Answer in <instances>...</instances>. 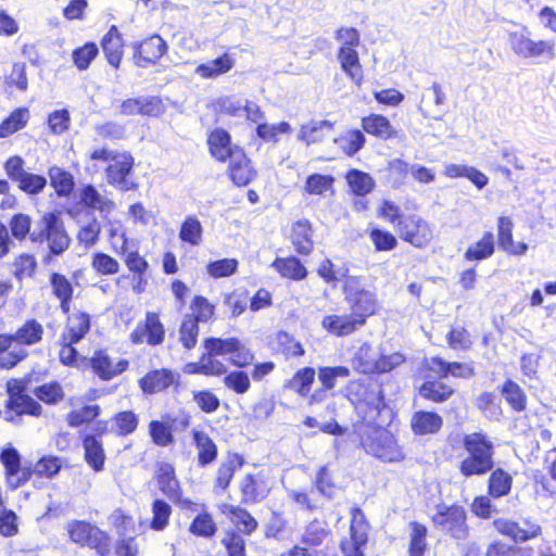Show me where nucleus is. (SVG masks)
Returning a JSON list of instances; mask_svg holds the SVG:
<instances>
[{
	"label": "nucleus",
	"mask_w": 556,
	"mask_h": 556,
	"mask_svg": "<svg viewBox=\"0 0 556 556\" xmlns=\"http://www.w3.org/2000/svg\"><path fill=\"white\" fill-rule=\"evenodd\" d=\"M333 142L340 144L346 156L352 157L365 147L366 137L363 129L351 128L342 136L334 138Z\"/></svg>",
	"instance_id": "69168bd1"
},
{
	"label": "nucleus",
	"mask_w": 556,
	"mask_h": 556,
	"mask_svg": "<svg viewBox=\"0 0 556 556\" xmlns=\"http://www.w3.org/2000/svg\"><path fill=\"white\" fill-rule=\"evenodd\" d=\"M204 352L198 362H190L184 366L187 375H203L219 377L227 372V366L218 357H228L230 365L236 368H247L255 359V353L238 337H207L203 339Z\"/></svg>",
	"instance_id": "f03ea898"
},
{
	"label": "nucleus",
	"mask_w": 556,
	"mask_h": 556,
	"mask_svg": "<svg viewBox=\"0 0 556 556\" xmlns=\"http://www.w3.org/2000/svg\"><path fill=\"white\" fill-rule=\"evenodd\" d=\"M13 277L22 282L26 279H34L38 271V261L35 254L23 252L13 260Z\"/></svg>",
	"instance_id": "680f3d73"
},
{
	"label": "nucleus",
	"mask_w": 556,
	"mask_h": 556,
	"mask_svg": "<svg viewBox=\"0 0 556 556\" xmlns=\"http://www.w3.org/2000/svg\"><path fill=\"white\" fill-rule=\"evenodd\" d=\"M48 289L50 296L58 302L61 313H67L75 300V285L65 274L50 271L48 275Z\"/></svg>",
	"instance_id": "c85d7f7f"
},
{
	"label": "nucleus",
	"mask_w": 556,
	"mask_h": 556,
	"mask_svg": "<svg viewBox=\"0 0 556 556\" xmlns=\"http://www.w3.org/2000/svg\"><path fill=\"white\" fill-rule=\"evenodd\" d=\"M100 46L106 62L114 70H118L124 58L125 42L116 25L110 26L108 31L102 36Z\"/></svg>",
	"instance_id": "e433bc0d"
},
{
	"label": "nucleus",
	"mask_w": 556,
	"mask_h": 556,
	"mask_svg": "<svg viewBox=\"0 0 556 556\" xmlns=\"http://www.w3.org/2000/svg\"><path fill=\"white\" fill-rule=\"evenodd\" d=\"M206 146L211 157L218 163H226L236 150L242 148L232 142L230 132L223 127H215L207 132Z\"/></svg>",
	"instance_id": "2f4dec72"
},
{
	"label": "nucleus",
	"mask_w": 556,
	"mask_h": 556,
	"mask_svg": "<svg viewBox=\"0 0 556 556\" xmlns=\"http://www.w3.org/2000/svg\"><path fill=\"white\" fill-rule=\"evenodd\" d=\"M363 131L379 140H392L399 137L397 129L391 121L381 113H369L361 118Z\"/></svg>",
	"instance_id": "c9c22d12"
},
{
	"label": "nucleus",
	"mask_w": 556,
	"mask_h": 556,
	"mask_svg": "<svg viewBox=\"0 0 556 556\" xmlns=\"http://www.w3.org/2000/svg\"><path fill=\"white\" fill-rule=\"evenodd\" d=\"M513 482L511 475L505 469H492L486 481V493L494 500L505 497L511 492Z\"/></svg>",
	"instance_id": "8fccbe9b"
},
{
	"label": "nucleus",
	"mask_w": 556,
	"mask_h": 556,
	"mask_svg": "<svg viewBox=\"0 0 556 556\" xmlns=\"http://www.w3.org/2000/svg\"><path fill=\"white\" fill-rule=\"evenodd\" d=\"M498 392L511 412L520 414L528 406V395L519 383L508 378L498 387Z\"/></svg>",
	"instance_id": "49530a36"
},
{
	"label": "nucleus",
	"mask_w": 556,
	"mask_h": 556,
	"mask_svg": "<svg viewBox=\"0 0 556 556\" xmlns=\"http://www.w3.org/2000/svg\"><path fill=\"white\" fill-rule=\"evenodd\" d=\"M492 527L497 534L509 539L514 543H525L536 540L543 535V527L533 517H525L520 520L498 517L492 521Z\"/></svg>",
	"instance_id": "4468645a"
},
{
	"label": "nucleus",
	"mask_w": 556,
	"mask_h": 556,
	"mask_svg": "<svg viewBox=\"0 0 556 556\" xmlns=\"http://www.w3.org/2000/svg\"><path fill=\"white\" fill-rule=\"evenodd\" d=\"M50 186L59 197L66 198L72 194L75 188V179L68 170L52 166L48 170Z\"/></svg>",
	"instance_id": "052dcab7"
},
{
	"label": "nucleus",
	"mask_w": 556,
	"mask_h": 556,
	"mask_svg": "<svg viewBox=\"0 0 556 556\" xmlns=\"http://www.w3.org/2000/svg\"><path fill=\"white\" fill-rule=\"evenodd\" d=\"M4 409L7 413L5 419L8 421H14L16 417L24 415L38 418L43 414L41 404L27 393L24 395L9 396L4 403Z\"/></svg>",
	"instance_id": "4c0bfd02"
},
{
	"label": "nucleus",
	"mask_w": 556,
	"mask_h": 556,
	"mask_svg": "<svg viewBox=\"0 0 556 556\" xmlns=\"http://www.w3.org/2000/svg\"><path fill=\"white\" fill-rule=\"evenodd\" d=\"M245 465V458L238 452H227L218 464L213 479V492L224 494L230 486L235 475Z\"/></svg>",
	"instance_id": "cd10ccee"
},
{
	"label": "nucleus",
	"mask_w": 556,
	"mask_h": 556,
	"mask_svg": "<svg viewBox=\"0 0 556 556\" xmlns=\"http://www.w3.org/2000/svg\"><path fill=\"white\" fill-rule=\"evenodd\" d=\"M65 529L68 540L75 545L92 549L97 556H111L112 538L97 525L87 520H72Z\"/></svg>",
	"instance_id": "9d476101"
},
{
	"label": "nucleus",
	"mask_w": 556,
	"mask_h": 556,
	"mask_svg": "<svg viewBox=\"0 0 556 556\" xmlns=\"http://www.w3.org/2000/svg\"><path fill=\"white\" fill-rule=\"evenodd\" d=\"M514 428L523 435L534 434L545 427L544 412L540 409H527L513 419Z\"/></svg>",
	"instance_id": "3c124183"
},
{
	"label": "nucleus",
	"mask_w": 556,
	"mask_h": 556,
	"mask_svg": "<svg viewBox=\"0 0 556 556\" xmlns=\"http://www.w3.org/2000/svg\"><path fill=\"white\" fill-rule=\"evenodd\" d=\"M154 480L162 494L179 509L188 511L198 510V504L190 497L185 496L184 488L173 464L168 462L157 463Z\"/></svg>",
	"instance_id": "9b49d317"
},
{
	"label": "nucleus",
	"mask_w": 556,
	"mask_h": 556,
	"mask_svg": "<svg viewBox=\"0 0 556 556\" xmlns=\"http://www.w3.org/2000/svg\"><path fill=\"white\" fill-rule=\"evenodd\" d=\"M30 118L29 110L26 106L14 109L0 123V139L8 138L26 127Z\"/></svg>",
	"instance_id": "0e129e2a"
},
{
	"label": "nucleus",
	"mask_w": 556,
	"mask_h": 556,
	"mask_svg": "<svg viewBox=\"0 0 556 556\" xmlns=\"http://www.w3.org/2000/svg\"><path fill=\"white\" fill-rule=\"evenodd\" d=\"M419 374L424 381L418 387V395L427 403L444 404L456 393V390L437 376V372L427 374L424 370V359L419 365Z\"/></svg>",
	"instance_id": "5701e85b"
},
{
	"label": "nucleus",
	"mask_w": 556,
	"mask_h": 556,
	"mask_svg": "<svg viewBox=\"0 0 556 556\" xmlns=\"http://www.w3.org/2000/svg\"><path fill=\"white\" fill-rule=\"evenodd\" d=\"M460 442L464 454L459 456L457 469L463 478L481 477L494 468L495 446L486 432L464 433Z\"/></svg>",
	"instance_id": "0eeeda50"
},
{
	"label": "nucleus",
	"mask_w": 556,
	"mask_h": 556,
	"mask_svg": "<svg viewBox=\"0 0 556 556\" xmlns=\"http://www.w3.org/2000/svg\"><path fill=\"white\" fill-rule=\"evenodd\" d=\"M124 241L119 251V255L124 265L131 277V289L136 294H141L147 290L150 264L144 255L135 248L127 250V238L123 235Z\"/></svg>",
	"instance_id": "aec40b11"
},
{
	"label": "nucleus",
	"mask_w": 556,
	"mask_h": 556,
	"mask_svg": "<svg viewBox=\"0 0 556 556\" xmlns=\"http://www.w3.org/2000/svg\"><path fill=\"white\" fill-rule=\"evenodd\" d=\"M508 45L511 51L520 58L554 60L556 58V47L554 40L531 38L528 27L522 26L520 30L508 34Z\"/></svg>",
	"instance_id": "ddd939ff"
},
{
	"label": "nucleus",
	"mask_w": 556,
	"mask_h": 556,
	"mask_svg": "<svg viewBox=\"0 0 556 556\" xmlns=\"http://www.w3.org/2000/svg\"><path fill=\"white\" fill-rule=\"evenodd\" d=\"M514 220L509 216H500L496 220V242L498 247L509 255H525L528 244L514 242Z\"/></svg>",
	"instance_id": "f704fd0d"
},
{
	"label": "nucleus",
	"mask_w": 556,
	"mask_h": 556,
	"mask_svg": "<svg viewBox=\"0 0 556 556\" xmlns=\"http://www.w3.org/2000/svg\"><path fill=\"white\" fill-rule=\"evenodd\" d=\"M173 508L170 504L164 498H154L151 503V518L149 520V528L153 531L165 530L170 521Z\"/></svg>",
	"instance_id": "e2e57ef3"
},
{
	"label": "nucleus",
	"mask_w": 556,
	"mask_h": 556,
	"mask_svg": "<svg viewBox=\"0 0 556 556\" xmlns=\"http://www.w3.org/2000/svg\"><path fill=\"white\" fill-rule=\"evenodd\" d=\"M135 159L129 151H118L112 161L105 166L106 182L122 191H131L138 188L132 180Z\"/></svg>",
	"instance_id": "a211bd4d"
},
{
	"label": "nucleus",
	"mask_w": 556,
	"mask_h": 556,
	"mask_svg": "<svg viewBox=\"0 0 556 556\" xmlns=\"http://www.w3.org/2000/svg\"><path fill=\"white\" fill-rule=\"evenodd\" d=\"M271 491L266 477L261 473H247L239 483L241 504L255 505L267 498Z\"/></svg>",
	"instance_id": "c756f323"
},
{
	"label": "nucleus",
	"mask_w": 556,
	"mask_h": 556,
	"mask_svg": "<svg viewBox=\"0 0 556 556\" xmlns=\"http://www.w3.org/2000/svg\"><path fill=\"white\" fill-rule=\"evenodd\" d=\"M191 424L189 413H181L179 417L163 414L160 418L151 419L147 425L150 441L157 447H169L176 443V432L186 431Z\"/></svg>",
	"instance_id": "f8f14e48"
},
{
	"label": "nucleus",
	"mask_w": 556,
	"mask_h": 556,
	"mask_svg": "<svg viewBox=\"0 0 556 556\" xmlns=\"http://www.w3.org/2000/svg\"><path fill=\"white\" fill-rule=\"evenodd\" d=\"M190 439L195 450L197 466L199 468L212 466L219 455V448L215 440L206 431L197 428L190 431Z\"/></svg>",
	"instance_id": "7c9ffc66"
},
{
	"label": "nucleus",
	"mask_w": 556,
	"mask_h": 556,
	"mask_svg": "<svg viewBox=\"0 0 556 556\" xmlns=\"http://www.w3.org/2000/svg\"><path fill=\"white\" fill-rule=\"evenodd\" d=\"M424 370L429 372H437L440 379L453 377L456 379L468 380L476 376V367L472 362H448L441 356H431L424 358Z\"/></svg>",
	"instance_id": "393cba45"
},
{
	"label": "nucleus",
	"mask_w": 556,
	"mask_h": 556,
	"mask_svg": "<svg viewBox=\"0 0 556 556\" xmlns=\"http://www.w3.org/2000/svg\"><path fill=\"white\" fill-rule=\"evenodd\" d=\"M226 163L227 178L238 188L247 187L257 178V168L243 147L240 150H236L235 154Z\"/></svg>",
	"instance_id": "b1692460"
},
{
	"label": "nucleus",
	"mask_w": 556,
	"mask_h": 556,
	"mask_svg": "<svg viewBox=\"0 0 556 556\" xmlns=\"http://www.w3.org/2000/svg\"><path fill=\"white\" fill-rule=\"evenodd\" d=\"M344 178L351 193L357 197L367 195L376 186L374 178L368 173L357 168L349 169L345 173Z\"/></svg>",
	"instance_id": "13d9d810"
},
{
	"label": "nucleus",
	"mask_w": 556,
	"mask_h": 556,
	"mask_svg": "<svg viewBox=\"0 0 556 556\" xmlns=\"http://www.w3.org/2000/svg\"><path fill=\"white\" fill-rule=\"evenodd\" d=\"M3 169L8 178L28 195L41 193L47 186V178L43 175L29 173L25 169V160L20 155L8 157L3 163Z\"/></svg>",
	"instance_id": "f3484780"
},
{
	"label": "nucleus",
	"mask_w": 556,
	"mask_h": 556,
	"mask_svg": "<svg viewBox=\"0 0 556 556\" xmlns=\"http://www.w3.org/2000/svg\"><path fill=\"white\" fill-rule=\"evenodd\" d=\"M321 327L334 337H348L358 330L362 326L350 313L342 315H326L321 319Z\"/></svg>",
	"instance_id": "79ce46f5"
},
{
	"label": "nucleus",
	"mask_w": 556,
	"mask_h": 556,
	"mask_svg": "<svg viewBox=\"0 0 556 556\" xmlns=\"http://www.w3.org/2000/svg\"><path fill=\"white\" fill-rule=\"evenodd\" d=\"M131 60L137 67L155 65L168 51V45L159 34H152L131 46Z\"/></svg>",
	"instance_id": "4be33fe9"
},
{
	"label": "nucleus",
	"mask_w": 556,
	"mask_h": 556,
	"mask_svg": "<svg viewBox=\"0 0 556 556\" xmlns=\"http://www.w3.org/2000/svg\"><path fill=\"white\" fill-rule=\"evenodd\" d=\"M336 178L330 174H311L306 177L303 191L307 195H325L327 192H334Z\"/></svg>",
	"instance_id": "338daca9"
},
{
	"label": "nucleus",
	"mask_w": 556,
	"mask_h": 556,
	"mask_svg": "<svg viewBox=\"0 0 556 556\" xmlns=\"http://www.w3.org/2000/svg\"><path fill=\"white\" fill-rule=\"evenodd\" d=\"M45 327L35 317L25 319L14 332L0 333V369L10 370L25 361L27 348L43 341Z\"/></svg>",
	"instance_id": "423d86ee"
},
{
	"label": "nucleus",
	"mask_w": 556,
	"mask_h": 556,
	"mask_svg": "<svg viewBox=\"0 0 556 556\" xmlns=\"http://www.w3.org/2000/svg\"><path fill=\"white\" fill-rule=\"evenodd\" d=\"M218 530L213 515L205 508L198 511L189 523L188 531L197 538L212 539Z\"/></svg>",
	"instance_id": "5fc2aeb1"
},
{
	"label": "nucleus",
	"mask_w": 556,
	"mask_h": 556,
	"mask_svg": "<svg viewBox=\"0 0 556 556\" xmlns=\"http://www.w3.org/2000/svg\"><path fill=\"white\" fill-rule=\"evenodd\" d=\"M430 521L434 529L452 540L465 541L470 535L468 514L465 506L459 503L435 505Z\"/></svg>",
	"instance_id": "1a4fd4ad"
},
{
	"label": "nucleus",
	"mask_w": 556,
	"mask_h": 556,
	"mask_svg": "<svg viewBox=\"0 0 556 556\" xmlns=\"http://www.w3.org/2000/svg\"><path fill=\"white\" fill-rule=\"evenodd\" d=\"M354 395L355 432L362 448L383 463L403 462L405 451L389 429L395 413L387 403L381 384L359 382Z\"/></svg>",
	"instance_id": "f257e3e1"
},
{
	"label": "nucleus",
	"mask_w": 556,
	"mask_h": 556,
	"mask_svg": "<svg viewBox=\"0 0 556 556\" xmlns=\"http://www.w3.org/2000/svg\"><path fill=\"white\" fill-rule=\"evenodd\" d=\"M102 414V407L100 404H84L78 408L71 409L66 416V424L71 428H81L85 427L86 430L84 432H93V428L97 421L101 420L100 416Z\"/></svg>",
	"instance_id": "58836bf2"
},
{
	"label": "nucleus",
	"mask_w": 556,
	"mask_h": 556,
	"mask_svg": "<svg viewBox=\"0 0 556 556\" xmlns=\"http://www.w3.org/2000/svg\"><path fill=\"white\" fill-rule=\"evenodd\" d=\"M138 388L144 396L167 393L180 384V375L170 367L151 368L137 381Z\"/></svg>",
	"instance_id": "6ab92c4d"
},
{
	"label": "nucleus",
	"mask_w": 556,
	"mask_h": 556,
	"mask_svg": "<svg viewBox=\"0 0 556 556\" xmlns=\"http://www.w3.org/2000/svg\"><path fill=\"white\" fill-rule=\"evenodd\" d=\"M64 324L56 342L59 363L70 368H80L86 357L80 355L76 345L83 341L92 329L93 317L85 308L68 309L62 313Z\"/></svg>",
	"instance_id": "39448f33"
},
{
	"label": "nucleus",
	"mask_w": 556,
	"mask_h": 556,
	"mask_svg": "<svg viewBox=\"0 0 556 556\" xmlns=\"http://www.w3.org/2000/svg\"><path fill=\"white\" fill-rule=\"evenodd\" d=\"M190 314L185 315L187 319L195 321V324H206L211 321L216 312L215 305L210 300L201 294L194 295L189 304Z\"/></svg>",
	"instance_id": "6e6d98bb"
},
{
	"label": "nucleus",
	"mask_w": 556,
	"mask_h": 556,
	"mask_svg": "<svg viewBox=\"0 0 556 556\" xmlns=\"http://www.w3.org/2000/svg\"><path fill=\"white\" fill-rule=\"evenodd\" d=\"M35 400L49 406H54L65 399V391L58 380H50L34 388Z\"/></svg>",
	"instance_id": "bf43d9fd"
},
{
	"label": "nucleus",
	"mask_w": 556,
	"mask_h": 556,
	"mask_svg": "<svg viewBox=\"0 0 556 556\" xmlns=\"http://www.w3.org/2000/svg\"><path fill=\"white\" fill-rule=\"evenodd\" d=\"M351 371L346 366H321L317 376L320 387L309 395L308 404L321 403L327 397V392L337 386L338 378H348Z\"/></svg>",
	"instance_id": "72a5a7b5"
},
{
	"label": "nucleus",
	"mask_w": 556,
	"mask_h": 556,
	"mask_svg": "<svg viewBox=\"0 0 556 556\" xmlns=\"http://www.w3.org/2000/svg\"><path fill=\"white\" fill-rule=\"evenodd\" d=\"M140 424V417L134 409H122L114 413L110 419L96 422L93 432L79 434L83 447V457L88 467L100 472L104 470L106 453L102 438L114 434L117 438H127L134 434Z\"/></svg>",
	"instance_id": "20e7f679"
},
{
	"label": "nucleus",
	"mask_w": 556,
	"mask_h": 556,
	"mask_svg": "<svg viewBox=\"0 0 556 556\" xmlns=\"http://www.w3.org/2000/svg\"><path fill=\"white\" fill-rule=\"evenodd\" d=\"M409 426L415 435H431L442 429L443 418L434 410L420 409L413 413Z\"/></svg>",
	"instance_id": "a19ab883"
},
{
	"label": "nucleus",
	"mask_w": 556,
	"mask_h": 556,
	"mask_svg": "<svg viewBox=\"0 0 556 556\" xmlns=\"http://www.w3.org/2000/svg\"><path fill=\"white\" fill-rule=\"evenodd\" d=\"M350 541L341 542L343 556H365L363 547L368 540V523L361 508L351 509Z\"/></svg>",
	"instance_id": "a878e982"
},
{
	"label": "nucleus",
	"mask_w": 556,
	"mask_h": 556,
	"mask_svg": "<svg viewBox=\"0 0 556 556\" xmlns=\"http://www.w3.org/2000/svg\"><path fill=\"white\" fill-rule=\"evenodd\" d=\"M343 290L350 313L357 319L362 327L365 326L368 318L376 315L379 311L377 294L368 289H353L351 286H345Z\"/></svg>",
	"instance_id": "412c9836"
},
{
	"label": "nucleus",
	"mask_w": 556,
	"mask_h": 556,
	"mask_svg": "<svg viewBox=\"0 0 556 556\" xmlns=\"http://www.w3.org/2000/svg\"><path fill=\"white\" fill-rule=\"evenodd\" d=\"M316 370L311 366L298 369L293 376L285 383V388L293 391L300 397L309 399L312 387L315 382Z\"/></svg>",
	"instance_id": "09e8293b"
},
{
	"label": "nucleus",
	"mask_w": 556,
	"mask_h": 556,
	"mask_svg": "<svg viewBox=\"0 0 556 556\" xmlns=\"http://www.w3.org/2000/svg\"><path fill=\"white\" fill-rule=\"evenodd\" d=\"M408 527L407 556H426L429 549L428 527L418 520H412Z\"/></svg>",
	"instance_id": "c03bdc74"
},
{
	"label": "nucleus",
	"mask_w": 556,
	"mask_h": 556,
	"mask_svg": "<svg viewBox=\"0 0 556 556\" xmlns=\"http://www.w3.org/2000/svg\"><path fill=\"white\" fill-rule=\"evenodd\" d=\"M79 203L84 208L98 211L101 214H110L115 208L114 201L102 197L98 189L91 184L80 188Z\"/></svg>",
	"instance_id": "a18cd8bd"
},
{
	"label": "nucleus",
	"mask_w": 556,
	"mask_h": 556,
	"mask_svg": "<svg viewBox=\"0 0 556 556\" xmlns=\"http://www.w3.org/2000/svg\"><path fill=\"white\" fill-rule=\"evenodd\" d=\"M334 129V123L331 121H311L301 126L299 131V139L307 146L321 142L326 132H331Z\"/></svg>",
	"instance_id": "603ef678"
},
{
	"label": "nucleus",
	"mask_w": 556,
	"mask_h": 556,
	"mask_svg": "<svg viewBox=\"0 0 556 556\" xmlns=\"http://www.w3.org/2000/svg\"><path fill=\"white\" fill-rule=\"evenodd\" d=\"M496 250V241L492 231H484L482 236L470 244L464 253L467 262H481L493 256Z\"/></svg>",
	"instance_id": "de8ad7c7"
},
{
	"label": "nucleus",
	"mask_w": 556,
	"mask_h": 556,
	"mask_svg": "<svg viewBox=\"0 0 556 556\" xmlns=\"http://www.w3.org/2000/svg\"><path fill=\"white\" fill-rule=\"evenodd\" d=\"M286 238L300 256H308L315 249V229L308 218L303 217L294 220L290 225Z\"/></svg>",
	"instance_id": "bb28decb"
},
{
	"label": "nucleus",
	"mask_w": 556,
	"mask_h": 556,
	"mask_svg": "<svg viewBox=\"0 0 556 556\" xmlns=\"http://www.w3.org/2000/svg\"><path fill=\"white\" fill-rule=\"evenodd\" d=\"M475 406L490 421H500L504 417L502 404L491 391L481 392L475 400Z\"/></svg>",
	"instance_id": "864d4df0"
},
{
	"label": "nucleus",
	"mask_w": 556,
	"mask_h": 556,
	"mask_svg": "<svg viewBox=\"0 0 556 556\" xmlns=\"http://www.w3.org/2000/svg\"><path fill=\"white\" fill-rule=\"evenodd\" d=\"M83 365H87L90 372L100 381L108 382L125 374L129 367L128 358H115L106 346L92 351L90 357Z\"/></svg>",
	"instance_id": "dca6fc26"
},
{
	"label": "nucleus",
	"mask_w": 556,
	"mask_h": 556,
	"mask_svg": "<svg viewBox=\"0 0 556 556\" xmlns=\"http://www.w3.org/2000/svg\"><path fill=\"white\" fill-rule=\"evenodd\" d=\"M128 339L132 345L156 348L164 344L166 327L161 314L155 311H147L144 317L130 331Z\"/></svg>",
	"instance_id": "2eb2a0df"
},
{
	"label": "nucleus",
	"mask_w": 556,
	"mask_h": 556,
	"mask_svg": "<svg viewBox=\"0 0 556 556\" xmlns=\"http://www.w3.org/2000/svg\"><path fill=\"white\" fill-rule=\"evenodd\" d=\"M337 59L346 77L356 86H361L364 81V67L356 48L339 47Z\"/></svg>",
	"instance_id": "ea45409f"
},
{
	"label": "nucleus",
	"mask_w": 556,
	"mask_h": 556,
	"mask_svg": "<svg viewBox=\"0 0 556 556\" xmlns=\"http://www.w3.org/2000/svg\"><path fill=\"white\" fill-rule=\"evenodd\" d=\"M376 215L392 225L400 240L415 249H425L434 239L433 226L420 213V206L415 201H407L402 207L392 199H382L377 205Z\"/></svg>",
	"instance_id": "7ed1b4c3"
},
{
	"label": "nucleus",
	"mask_w": 556,
	"mask_h": 556,
	"mask_svg": "<svg viewBox=\"0 0 556 556\" xmlns=\"http://www.w3.org/2000/svg\"><path fill=\"white\" fill-rule=\"evenodd\" d=\"M271 267L281 278L291 281L304 280L308 275L307 268L296 255L278 256Z\"/></svg>",
	"instance_id": "37998d69"
},
{
	"label": "nucleus",
	"mask_w": 556,
	"mask_h": 556,
	"mask_svg": "<svg viewBox=\"0 0 556 556\" xmlns=\"http://www.w3.org/2000/svg\"><path fill=\"white\" fill-rule=\"evenodd\" d=\"M445 340L448 348L455 352H468L473 346L472 336L464 325H452Z\"/></svg>",
	"instance_id": "774afa93"
},
{
	"label": "nucleus",
	"mask_w": 556,
	"mask_h": 556,
	"mask_svg": "<svg viewBox=\"0 0 556 556\" xmlns=\"http://www.w3.org/2000/svg\"><path fill=\"white\" fill-rule=\"evenodd\" d=\"M235 61L229 53H223L207 63L199 64L195 74L201 78L212 79L228 73L233 67Z\"/></svg>",
	"instance_id": "4d7b16f0"
},
{
	"label": "nucleus",
	"mask_w": 556,
	"mask_h": 556,
	"mask_svg": "<svg viewBox=\"0 0 556 556\" xmlns=\"http://www.w3.org/2000/svg\"><path fill=\"white\" fill-rule=\"evenodd\" d=\"M218 510L222 515L227 517L232 525L231 529L244 535H252L258 528L256 518L241 505H233L222 503L218 505Z\"/></svg>",
	"instance_id": "473e14b6"
},
{
	"label": "nucleus",
	"mask_w": 556,
	"mask_h": 556,
	"mask_svg": "<svg viewBox=\"0 0 556 556\" xmlns=\"http://www.w3.org/2000/svg\"><path fill=\"white\" fill-rule=\"evenodd\" d=\"M30 242L38 247H47V252L42 257L45 264L63 255L70 249L72 238L61 212L56 210L45 212L36 222L30 233Z\"/></svg>",
	"instance_id": "6e6552de"
}]
</instances>
